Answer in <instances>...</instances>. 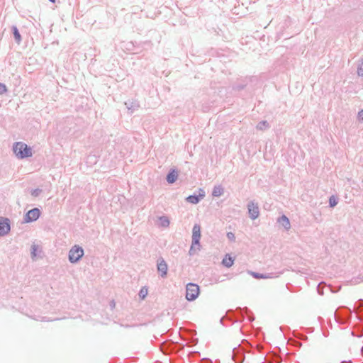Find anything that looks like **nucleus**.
<instances>
[{"label":"nucleus","mask_w":363,"mask_h":363,"mask_svg":"<svg viewBox=\"0 0 363 363\" xmlns=\"http://www.w3.org/2000/svg\"><path fill=\"white\" fill-rule=\"evenodd\" d=\"M13 151L19 158L28 157L32 155L31 148L23 143H16L13 147Z\"/></svg>","instance_id":"nucleus-1"},{"label":"nucleus","mask_w":363,"mask_h":363,"mask_svg":"<svg viewBox=\"0 0 363 363\" xmlns=\"http://www.w3.org/2000/svg\"><path fill=\"white\" fill-rule=\"evenodd\" d=\"M201 238V227L199 225L196 224L192 230V244L189 250L191 254L194 253L195 251L199 250V240Z\"/></svg>","instance_id":"nucleus-2"},{"label":"nucleus","mask_w":363,"mask_h":363,"mask_svg":"<svg viewBox=\"0 0 363 363\" xmlns=\"http://www.w3.org/2000/svg\"><path fill=\"white\" fill-rule=\"evenodd\" d=\"M84 255L83 249L77 245L72 247L69 253V259L74 263L77 262Z\"/></svg>","instance_id":"nucleus-3"},{"label":"nucleus","mask_w":363,"mask_h":363,"mask_svg":"<svg viewBox=\"0 0 363 363\" xmlns=\"http://www.w3.org/2000/svg\"><path fill=\"white\" fill-rule=\"evenodd\" d=\"M199 294V286L194 284H189L186 286V298L189 301L194 300Z\"/></svg>","instance_id":"nucleus-4"},{"label":"nucleus","mask_w":363,"mask_h":363,"mask_svg":"<svg viewBox=\"0 0 363 363\" xmlns=\"http://www.w3.org/2000/svg\"><path fill=\"white\" fill-rule=\"evenodd\" d=\"M40 210L37 208L30 210L25 216V221L26 223L36 220L40 216Z\"/></svg>","instance_id":"nucleus-5"},{"label":"nucleus","mask_w":363,"mask_h":363,"mask_svg":"<svg viewBox=\"0 0 363 363\" xmlns=\"http://www.w3.org/2000/svg\"><path fill=\"white\" fill-rule=\"evenodd\" d=\"M10 231L9 220L5 218H0V235H4Z\"/></svg>","instance_id":"nucleus-6"},{"label":"nucleus","mask_w":363,"mask_h":363,"mask_svg":"<svg viewBox=\"0 0 363 363\" xmlns=\"http://www.w3.org/2000/svg\"><path fill=\"white\" fill-rule=\"evenodd\" d=\"M248 211L252 219H255L259 216L258 206L254 203H250L248 205Z\"/></svg>","instance_id":"nucleus-7"},{"label":"nucleus","mask_w":363,"mask_h":363,"mask_svg":"<svg viewBox=\"0 0 363 363\" xmlns=\"http://www.w3.org/2000/svg\"><path fill=\"white\" fill-rule=\"evenodd\" d=\"M157 269H158V272L161 273V275L162 277H164L167 274V265L164 261L162 260L160 262L158 263Z\"/></svg>","instance_id":"nucleus-8"},{"label":"nucleus","mask_w":363,"mask_h":363,"mask_svg":"<svg viewBox=\"0 0 363 363\" xmlns=\"http://www.w3.org/2000/svg\"><path fill=\"white\" fill-rule=\"evenodd\" d=\"M234 258L230 255H226L222 261V264L226 267H230L234 263Z\"/></svg>","instance_id":"nucleus-9"},{"label":"nucleus","mask_w":363,"mask_h":363,"mask_svg":"<svg viewBox=\"0 0 363 363\" xmlns=\"http://www.w3.org/2000/svg\"><path fill=\"white\" fill-rule=\"evenodd\" d=\"M177 178V172L174 170L169 172L167 177V180L169 183H174Z\"/></svg>","instance_id":"nucleus-10"},{"label":"nucleus","mask_w":363,"mask_h":363,"mask_svg":"<svg viewBox=\"0 0 363 363\" xmlns=\"http://www.w3.org/2000/svg\"><path fill=\"white\" fill-rule=\"evenodd\" d=\"M204 196L203 194H200L199 196H189L187 197L186 200L191 203H197Z\"/></svg>","instance_id":"nucleus-11"},{"label":"nucleus","mask_w":363,"mask_h":363,"mask_svg":"<svg viewBox=\"0 0 363 363\" xmlns=\"http://www.w3.org/2000/svg\"><path fill=\"white\" fill-rule=\"evenodd\" d=\"M279 221L285 228L289 229L290 228V222L286 216H282Z\"/></svg>","instance_id":"nucleus-12"},{"label":"nucleus","mask_w":363,"mask_h":363,"mask_svg":"<svg viewBox=\"0 0 363 363\" xmlns=\"http://www.w3.org/2000/svg\"><path fill=\"white\" fill-rule=\"evenodd\" d=\"M223 189L220 186H215L213 191V196H220L223 194Z\"/></svg>","instance_id":"nucleus-13"},{"label":"nucleus","mask_w":363,"mask_h":363,"mask_svg":"<svg viewBox=\"0 0 363 363\" xmlns=\"http://www.w3.org/2000/svg\"><path fill=\"white\" fill-rule=\"evenodd\" d=\"M169 225V220L167 217L160 218V225L162 227H167Z\"/></svg>","instance_id":"nucleus-14"},{"label":"nucleus","mask_w":363,"mask_h":363,"mask_svg":"<svg viewBox=\"0 0 363 363\" xmlns=\"http://www.w3.org/2000/svg\"><path fill=\"white\" fill-rule=\"evenodd\" d=\"M147 289L145 287L142 288L140 291L139 296L142 299H144L147 296Z\"/></svg>","instance_id":"nucleus-15"},{"label":"nucleus","mask_w":363,"mask_h":363,"mask_svg":"<svg viewBox=\"0 0 363 363\" xmlns=\"http://www.w3.org/2000/svg\"><path fill=\"white\" fill-rule=\"evenodd\" d=\"M13 35L16 41L19 43L21 40V38L18 29L16 27L13 28Z\"/></svg>","instance_id":"nucleus-16"},{"label":"nucleus","mask_w":363,"mask_h":363,"mask_svg":"<svg viewBox=\"0 0 363 363\" xmlns=\"http://www.w3.org/2000/svg\"><path fill=\"white\" fill-rule=\"evenodd\" d=\"M329 202H330V206L331 207H334L337 203L336 197L334 196H330V198L329 199Z\"/></svg>","instance_id":"nucleus-17"},{"label":"nucleus","mask_w":363,"mask_h":363,"mask_svg":"<svg viewBox=\"0 0 363 363\" xmlns=\"http://www.w3.org/2000/svg\"><path fill=\"white\" fill-rule=\"evenodd\" d=\"M250 274L255 277V278H257V279H263V278H265V277L262 274H259L258 273H255V272H250Z\"/></svg>","instance_id":"nucleus-18"},{"label":"nucleus","mask_w":363,"mask_h":363,"mask_svg":"<svg viewBox=\"0 0 363 363\" xmlns=\"http://www.w3.org/2000/svg\"><path fill=\"white\" fill-rule=\"evenodd\" d=\"M7 91L4 84L0 83V94H4Z\"/></svg>","instance_id":"nucleus-19"},{"label":"nucleus","mask_w":363,"mask_h":363,"mask_svg":"<svg viewBox=\"0 0 363 363\" xmlns=\"http://www.w3.org/2000/svg\"><path fill=\"white\" fill-rule=\"evenodd\" d=\"M227 236L228 238L230 239V240H234L235 239V235L233 233H228L227 234Z\"/></svg>","instance_id":"nucleus-20"},{"label":"nucleus","mask_w":363,"mask_h":363,"mask_svg":"<svg viewBox=\"0 0 363 363\" xmlns=\"http://www.w3.org/2000/svg\"><path fill=\"white\" fill-rule=\"evenodd\" d=\"M359 117L363 120V111L359 112Z\"/></svg>","instance_id":"nucleus-21"},{"label":"nucleus","mask_w":363,"mask_h":363,"mask_svg":"<svg viewBox=\"0 0 363 363\" xmlns=\"http://www.w3.org/2000/svg\"><path fill=\"white\" fill-rule=\"evenodd\" d=\"M35 252H36V247H33V256H36Z\"/></svg>","instance_id":"nucleus-22"},{"label":"nucleus","mask_w":363,"mask_h":363,"mask_svg":"<svg viewBox=\"0 0 363 363\" xmlns=\"http://www.w3.org/2000/svg\"><path fill=\"white\" fill-rule=\"evenodd\" d=\"M358 74L363 75V69H359V70L358 71Z\"/></svg>","instance_id":"nucleus-23"},{"label":"nucleus","mask_w":363,"mask_h":363,"mask_svg":"<svg viewBox=\"0 0 363 363\" xmlns=\"http://www.w3.org/2000/svg\"><path fill=\"white\" fill-rule=\"evenodd\" d=\"M51 2L55 3V0H50Z\"/></svg>","instance_id":"nucleus-24"}]
</instances>
